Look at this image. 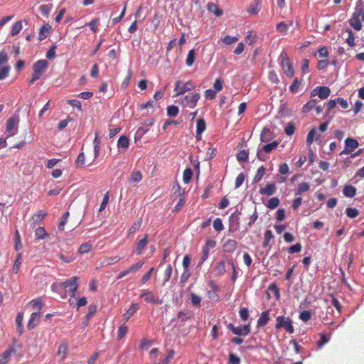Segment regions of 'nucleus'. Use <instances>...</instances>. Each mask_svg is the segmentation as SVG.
Masks as SVG:
<instances>
[{
	"mask_svg": "<svg viewBox=\"0 0 364 364\" xmlns=\"http://www.w3.org/2000/svg\"><path fill=\"white\" fill-rule=\"evenodd\" d=\"M364 21V1L358 0L356 2L354 11L348 20L350 26L355 31L363 28L362 23Z\"/></svg>",
	"mask_w": 364,
	"mask_h": 364,
	"instance_id": "nucleus-1",
	"label": "nucleus"
},
{
	"mask_svg": "<svg viewBox=\"0 0 364 364\" xmlns=\"http://www.w3.org/2000/svg\"><path fill=\"white\" fill-rule=\"evenodd\" d=\"M279 61L287 76L292 77L294 75V70L287 52L282 51L281 53L279 56Z\"/></svg>",
	"mask_w": 364,
	"mask_h": 364,
	"instance_id": "nucleus-2",
	"label": "nucleus"
},
{
	"mask_svg": "<svg viewBox=\"0 0 364 364\" xmlns=\"http://www.w3.org/2000/svg\"><path fill=\"white\" fill-rule=\"evenodd\" d=\"M12 353H18L21 356V346L17 345L16 343L9 346V348L1 354H0V364H6Z\"/></svg>",
	"mask_w": 364,
	"mask_h": 364,
	"instance_id": "nucleus-3",
	"label": "nucleus"
},
{
	"mask_svg": "<svg viewBox=\"0 0 364 364\" xmlns=\"http://www.w3.org/2000/svg\"><path fill=\"white\" fill-rule=\"evenodd\" d=\"M276 321V329L284 328L287 333L289 334H292L294 332L292 321L289 317L279 316L277 317Z\"/></svg>",
	"mask_w": 364,
	"mask_h": 364,
	"instance_id": "nucleus-4",
	"label": "nucleus"
},
{
	"mask_svg": "<svg viewBox=\"0 0 364 364\" xmlns=\"http://www.w3.org/2000/svg\"><path fill=\"white\" fill-rule=\"evenodd\" d=\"M78 280L77 277H73L60 283V285L70 294V297H75V292L79 286Z\"/></svg>",
	"mask_w": 364,
	"mask_h": 364,
	"instance_id": "nucleus-5",
	"label": "nucleus"
},
{
	"mask_svg": "<svg viewBox=\"0 0 364 364\" xmlns=\"http://www.w3.org/2000/svg\"><path fill=\"white\" fill-rule=\"evenodd\" d=\"M19 118L13 117L8 119L6 124V132L8 133V137L16 135L18 130Z\"/></svg>",
	"mask_w": 364,
	"mask_h": 364,
	"instance_id": "nucleus-6",
	"label": "nucleus"
},
{
	"mask_svg": "<svg viewBox=\"0 0 364 364\" xmlns=\"http://www.w3.org/2000/svg\"><path fill=\"white\" fill-rule=\"evenodd\" d=\"M279 145V142L277 141H274L269 144L264 145L262 149H258L257 152V158L262 161H264L267 159L265 154H268L271 152L273 149L277 148Z\"/></svg>",
	"mask_w": 364,
	"mask_h": 364,
	"instance_id": "nucleus-7",
	"label": "nucleus"
},
{
	"mask_svg": "<svg viewBox=\"0 0 364 364\" xmlns=\"http://www.w3.org/2000/svg\"><path fill=\"white\" fill-rule=\"evenodd\" d=\"M359 146L358 141L353 138L348 137L345 140V148L340 153V155H348L350 154L355 149Z\"/></svg>",
	"mask_w": 364,
	"mask_h": 364,
	"instance_id": "nucleus-8",
	"label": "nucleus"
},
{
	"mask_svg": "<svg viewBox=\"0 0 364 364\" xmlns=\"http://www.w3.org/2000/svg\"><path fill=\"white\" fill-rule=\"evenodd\" d=\"M48 67V63L45 60H40L35 63L33 66V75H34V79H39L43 73L46 71Z\"/></svg>",
	"mask_w": 364,
	"mask_h": 364,
	"instance_id": "nucleus-9",
	"label": "nucleus"
},
{
	"mask_svg": "<svg viewBox=\"0 0 364 364\" xmlns=\"http://www.w3.org/2000/svg\"><path fill=\"white\" fill-rule=\"evenodd\" d=\"M200 97L199 93H192L191 95H186L181 99V102L186 107L194 108L196 106Z\"/></svg>",
	"mask_w": 364,
	"mask_h": 364,
	"instance_id": "nucleus-10",
	"label": "nucleus"
},
{
	"mask_svg": "<svg viewBox=\"0 0 364 364\" xmlns=\"http://www.w3.org/2000/svg\"><path fill=\"white\" fill-rule=\"evenodd\" d=\"M331 90L328 87L318 86L312 90L311 95H318L320 99L325 100L328 97Z\"/></svg>",
	"mask_w": 364,
	"mask_h": 364,
	"instance_id": "nucleus-11",
	"label": "nucleus"
},
{
	"mask_svg": "<svg viewBox=\"0 0 364 364\" xmlns=\"http://www.w3.org/2000/svg\"><path fill=\"white\" fill-rule=\"evenodd\" d=\"M141 298H144V301L147 303H153L159 304L162 303V300L156 297L154 293L149 289L144 290L143 292L140 294Z\"/></svg>",
	"mask_w": 364,
	"mask_h": 364,
	"instance_id": "nucleus-12",
	"label": "nucleus"
},
{
	"mask_svg": "<svg viewBox=\"0 0 364 364\" xmlns=\"http://www.w3.org/2000/svg\"><path fill=\"white\" fill-rule=\"evenodd\" d=\"M47 215V212L45 210H38L37 213H34L31 220V225L33 227H35L37 224L41 223L46 216Z\"/></svg>",
	"mask_w": 364,
	"mask_h": 364,
	"instance_id": "nucleus-13",
	"label": "nucleus"
},
{
	"mask_svg": "<svg viewBox=\"0 0 364 364\" xmlns=\"http://www.w3.org/2000/svg\"><path fill=\"white\" fill-rule=\"evenodd\" d=\"M68 350V345L67 342H63L60 343V345L58 346V351H57V356H58L61 360H63L67 355Z\"/></svg>",
	"mask_w": 364,
	"mask_h": 364,
	"instance_id": "nucleus-14",
	"label": "nucleus"
},
{
	"mask_svg": "<svg viewBox=\"0 0 364 364\" xmlns=\"http://www.w3.org/2000/svg\"><path fill=\"white\" fill-rule=\"evenodd\" d=\"M276 186L274 183L267 184L264 188L259 189V193L267 196L273 195L276 192Z\"/></svg>",
	"mask_w": 364,
	"mask_h": 364,
	"instance_id": "nucleus-15",
	"label": "nucleus"
},
{
	"mask_svg": "<svg viewBox=\"0 0 364 364\" xmlns=\"http://www.w3.org/2000/svg\"><path fill=\"white\" fill-rule=\"evenodd\" d=\"M149 242V237L148 235H146L144 238L140 240L137 244L135 249V252L137 255H141L142 250L146 247Z\"/></svg>",
	"mask_w": 364,
	"mask_h": 364,
	"instance_id": "nucleus-16",
	"label": "nucleus"
},
{
	"mask_svg": "<svg viewBox=\"0 0 364 364\" xmlns=\"http://www.w3.org/2000/svg\"><path fill=\"white\" fill-rule=\"evenodd\" d=\"M237 247V241H235L234 240H228L223 245V248L224 252H228V253H232L236 250Z\"/></svg>",
	"mask_w": 364,
	"mask_h": 364,
	"instance_id": "nucleus-17",
	"label": "nucleus"
},
{
	"mask_svg": "<svg viewBox=\"0 0 364 364\" xmlns=\"http://www.w3.org/2000/svg\"><path fill=\"white\" fill-rule=\"evenodd\" d=\"M40 319V312H33L31 314L30 319L27 324L28 330L33 329L38 323Z\"/></svg>",
	"mask_w": 364,
	"mask_h": 364,
	"instance_id": "nucleus-18",
	"label": "nucleus"
},
{
	"mask_svg": "<svg viewBox=\"0 0 364 364\" xmlns=\"http://www.w3.org/2000/svg\"><path fill=\"white\" fill-rule=\"evenodd\" d=\"M206 129V123L203 119H199L197 121L196 124V139L200 140L201 139V134Z\"/></svg>",
	"mask_w": 364,
	"mask_h": 364,
	"instance_id": "nucleus-19",
	"label": "nucleus"
},
{
	"mask_svg": "<svg viewBox=\"0 0 364 364\" xmlns=\"http://www.w3.org/2000/svg\"><path fill=\"white\" fill-rule=\"evenodd\" d=\"M293 21H289L288 22L281 21L277 25V31L286 34L288 31V29L292 26Z\"/></svg>",
	"mask_w": 364,
	"mask_h": 364,
	"instance_id": "nucleus-20",
	"label": "nucleus"
},
{
	"mask_svg": "<svg viewBox=\"0 0 364 364\" xmlns=\"http://www.w3.org/2000/svg\"><path fill=\"white\" fill-rule=\"evenodd\" d=\"M194 89V85L191 80L186 82L180 88V90L176 93L175 96L178 97L183 95L185 92L193 90Z\"/></svg>",
	"mask_w": 364,
	"mask_h": 364,
	"instance_id": "nucleus-21",
	"label": "nucleus"
},
{
	"mask_svg": "<svg viewBox=\"0 0 364 364\" xmlns=\"http://www.w3.org/2000/svg\"><path fill=\"white\" fill-rule=\"evenodd\" d=\"M138 309L139 305L137 304H132L124 314V318L125 322H127L129 320V318L136 312Z\"/></svg>",
	"mask_w": 364,
	"mask_h": 364,
	"instance_id": "nucleus-22",
	"label": "nucleus"
},
{
	"mask_svg": "<svg viewBox=\"0 0 364 364\" xmlns=\"http://www.w3.org/2000/svg\"><path fill=\"white\" fill-rule=\"evenodd\" d=\"M343 193L346 197L353 198L356 194V188L351 185L345 186L343 190Z\"/></svg>",
	"mask_w": 364,
	"mask_h": 364,
	"instance_id": "nucleus-23",
	"label": "nucleus"
},
{
	"mask_svg": "<svg viewBox=\"0 0 364 364\" xmlns=\"http://www.w3.org/2000/svg\"><path fill=\"white\" fill-rule=\"evenodd\" d=\"M269 320V315L267 311L262 312L258 320H257V326H265Z\"/></svg>",
	"mask_w": 364,
	"mask_h": 364,
	"instance_id": "nucleus-24",
	"label": "nucleus"
},
{
	"mask_svg": "<svg viewBox=\"0 0 364 364\" xmlns=\"http://www.w3.org/2000/svg\"><path fill=\"white\" fill-rule=\"evenodd\" d=\"M142 180V174L140 171H134L131 173L129 181L131 184H135Z\"/></svg>",
	"mask_w": 364,
	"mask_h": 364,
	"instance_id": "nucleus-25",
	"label": "nucleus"
},
{
	"mask_svg": "<svg viewBox=\"0 0 364 364\" xmlns=\"http://www.w3.org/2000/svg\"><path fill=\"white\" fill-rule=\"evenodd\" d=\"M208 10L214 14L216 16H220L223 14V11L218 6L214 3H209L207 6Z\"/></svg>",
	"mask_w": 364,
	"mask_h": 364,
	"instance_id": "nucleus-26",
	"label": "nucleus"
},
{
	"mask_svg": "<svg viewBox=\"0 0 364 364\" xmlns=\"http://www.w3.org/2000/svg\"><path fill=\"white\" fill-rule=\"evenodd\" d=\"M129 145V139L125 135L121 136L117 141L118 148L127 149Z\"/></svg>",
	"mask_w": 364,
	"mask_h": 364,
	"instance_id": "nucleus-27",
	"label": "nucleus"
},
{
	"mask_svg": "<svg viewBox=\"0 0 364 364\" xmlns=\"http://www.w3.org/2000/svg\"><path fill=\"white\" fill-rule=\"evenodd\" d=\"M310 188L309 183L304 182L298 185V188L295 192L296 196H300L305 192H307Z\"/></svg>",
	"mask_w": 364,
	"mask_h": 364,
	"instance_id": "nucleus-28",
	"label": "nucleus"
},
{
	"mask_svg": "<svg viewBox=\"0 0 364 364\" xmlns=\"http://www.w3.org/2000/svg\"><path fill=\"white\" fill-rule=\"evenodd\" d=\"M35 237L37 240H43L48 237V235L44 228L39 227L35 231Z\"/></svg>",
	"mask_w": 364,
	"mask_h": 364,
	"instance_id": "nucleus-29",
	"label": "nucleus"
},
{
	"mask_svg": "<svg viewBox=\"0 0 364 364\" xmlns=\"http://www.w3.org/2000/svg\"><path fill=\"white\" fill-rule=\"evenodd\" d=\"M22 262V254L18 253L16 256V260L12 267V271L14 274H17L19 271Z\"/></svg>",
	"mask_w": 364,
	"mask_h": 364,
	"instance_id": "nucleus-30",
	"label": "nucleus"
},
{
	"mask_svg": "<svg viewBox=\"0 0 364 364\" xmlns=\"http://www.w3.org/2000/svg\"><path fill=\"white\" fill-rule=\"evenodd\" d=\"M317 103V100L314 99L309 100L308 102H306L302 107V112L304 113H306L309 112L310 110L313 109L316 105Z\"/></svg>",
	"mask_w": 364,
	"mask_h": 364,
	"instance_id": "nucleus-31",
	"label": "nucleus"
},
{
	"mask_svg": "<svg viewBox=\"0 0 364 364\" xmlns=\"http://www.w3.org/2000/svg\"><path fill=\"white\" fill-rule=\"evenodd\" d=\"M346 32L348 33V38H346L347 44L351 48L354 47L355 43V36L353 31L350 28H348L346 29Z\"/></svg>",
	"mask_w": 364,
	"mask_h": 364,
	"instance_id": "nucleus-32",
	"label": "nucleus"
},
{
	"mask_svg": "<svg viewBox=\"0 0 364 364\" xmlns=\"http://www.w3.org/2000/svg\"><path fill=\"white\" fill-rule=\"evenodd\" d=\"M120 259H121V258L118 256L107 257L103 260L102 265V266L112 265V264L117 263Z\"/></svg>",
	"mask_w": 364,
	"mask_h": 364,
	"instance_id": "nucleus-33",
	"label": "nucleus"
},
{
	"mask_svg": "<svg viewBox=\"0 0 364 364\" xmlns=\"http://www.w3.org/2000/svg\"><path fill=\"white\" fill-rule=\"evenodd\" d=\"M193 176V171L191 168H187L184 170L183 174V181L185 183H188Z\"/></svg>",
	"mask_w": 364,
	"mask_h": 364,
	"instance_id": "nucleus-34",
	"label": "nucleus"
},
{
	"mask_svg": "<svg viewBox=\"0 0 364 364\" xmlns=\"http://www.w3.org/2000/svg\"><path fill=\"white\" fill-rule=\"evenodd\" d=\"M195 50L193 49L189 50L186 60V64L187 66L191 67L193 65L195 61Z\"/></svg>",
	"mask_w": 364,
	"mask_h": 364,
	"instance_id": "nucleus-35",
	"label": "nucleus"
},
{
	"mask_svg": "<svg viewBox=\"0 0 364 364\" xmlns=\"http://www.w3.org/2000/svg\"><path fill=\"white\" fill-rule=\"evenodd\" d=\"M228 328L235 335L243 336L242 326L235 327L232 323H229L228 325Z\"/></svg>",
	"mask_w": 364,
	"mask_h": 364,
	"instance_id": "nucleus-36",
	"label": "nucleus"
},
{
	"mask_svg": "<svg viewBox=\"0 0 364 364\" xmlns=\"http://www.w3.org/2000/svg\"><path fill=\"white\" fill-rule=\"evenodd\" d=\"M22 29V23L21 21H16L12 26L11 34L12 36L17 35Z\"/></svg>",
	"mask_w": 364,
	"mask_h": 364,
	"instance_id": "nucleus-37",
	"label": "nucleus"
},
{
	"mask_svg": "<svg viewBox=\"0 0 364 364\" xmlns=\"http://www.w3.org/2000/svg\"><path fill=\"white\" fill-rule=\"evenodd\" d=\"M100 140L99 139L97 133H95V137L93 141V145H94V151H95V158H97L100 153Z\"/></svg>",
	"mask_w": 364,
	"mask_h": 364,
	"instance_id": "nucleus-38",
	"label": "nucleus"
},
{
	"mask_svg": "<svg viewBox=\"0 0 364 364\" xmlns=\"http://www.w3.org/2000/svg\"><path fill=\"white\" fill-rule=\"evenodd\" d=\"M279 199L277 197H274L268 200L267 206L269 209H274L279 206Z\"/></svg>",
	"mask_w": 364,
	"mask_h": 364,
	"instance_id": "nucleus-39",
	"label": "nucleus"
},
{
	"mask_svg": "<svg viewBox=\"0 0 364 364\" xmlns=\"http://www.w3.org/2000/svg\"><path fill=\"white\" fill-rule=\"evenodd\" d=\"M127 332H128V327L127 326H125L124 324L120 326L118 328L117 339L118 340L122 339L126 336Z\"/></svg>",
	"mask_w": 364,
	"mask_h": 364,
	"instance_id": "nucleus-40",
	"label": "nucleus"
},
{
	"mask_svg": "<svg viewBox=\"0 0 364 364\" xmlns=\"http://www.w3.org/2000/svg\"><path fill=\"white\" fill-rule=\"evenodd\" d=\"M215 271L218 275H223L225 272V264L223 261L219 262L215 266Z\"/></svg>",
	"mask_w": 364,
	"mask_h": 364,
	"instance_id": "nucleus-41",
	"label": "nucleus"
},
{
	"mask_svg": "<svg viewBox=\"0 0 364 364\" xmlns=\"http://www.w3.org/2000/svg\"><path fill=\"white\" fill-rule=\"evenodd\" d=\"M91 247H92V245L90 243L85 242V243L82 244L80 246V247L78 249V252L80 254H86L90 251Z\"/></svg>",
	"mask_w": 364,
	"mask_h": 364,
	"instance_id": "nucleus-42",
	"label": "nucleus"
},
{
	"mask_svg": "<svg viewBox=\"0 0 364 364\" xmlns=\"http://www.w3.org/2000/svg\"><path fill=\"white\" fill-rule=\"evenodd\" d=\"M10 71V67L9 65H4L0 67V80L5 79Z\"/></svg>",
	"mask_w": 364,
	"mask_h": 364,
	"instance_id": "nucleus-43",
	"label": "nucleus"
},
{
	"mask_svg": "<svg viewBox=\"0 0 364 364\" xmlns=\"http://www.w3.org/2000/svg\"><path fill=\"white\" fill-rule=\"evenodd\" d=\"M144 264V261H139L136 263L131 265L128 268L129 274L132 273V272H136V271L139 270L142 267Z\"/></svg>",
	"mask_w": 364,
	"mask_h": 364,
	"instance_id": "nucleus-44",
	"label": "nucleus"
},
{
	"mask_svg": "<svg viewBox=\"0 0 364 364\" xmlns=\"http://www.w3.org/2000/svg\"><path fill=\"white\" fill-rule=\"evenodd\" d=\"M97 312V306L95 304H90L88 307V311L86 314L87 321H90V319Z\"/></svg>",
	"mask_w": 364,
	"mask_h": 364,
	"instance_id": "nucleus-45",
	"label": "nucleus"
},
{
	"mask_svg": "<svg viewBox=\"0 0 364 364\" xmlns=\"http://www.w3.org/2000/svg\"><path fill=\"white\" fill-rule=\"evenodd\" d=\"M179 109L175 105H171L167 107V114L169 117H176L178 114Z\"/></svg>",
	"mask_w": 364,
	"mask_h": 364,
	"instance_id": "nucleus-46",
	"label": "nucleus"
},
{
	"mask_svg": "<svg viewBox=\"0 0 364 364\" xmlns=\"http://www.w3.org/2000/svg\"><path fill=\"white\" fill-rule=\"evenodd\" d=\"M248 151L247 150H245V149H243V150H241L237 156V159L238 160V161H247L248 159Z\"/></svg>",
	"mask_w": 364,
	"mask_h": 364,
	"instance_id": "nucleus-47",
	"label": "nucleus"
},
{
	"mask_svg": "<svg viewBox=\"0 0 364 364\" xmlns=\"http://www.w3.org/2000/svg\"><path fill=\"white\" fill-rule=\"evenodd\" d=\"M264 173H265V168L263 166H260L256 172V174L254 177V181L255 182L259 181L262 178Z\"/></svg>",
	"mask_w": 364,
	"mask_h": 364,
	"instance_id": "nucleus-48",
	"label": "nucleus"
},
{
	"mask_svg": "<svg viewBox=\"0 0 364 364\" xmlns=\"http://www.w3.org/2000/svg\"><path fill=\"white\" fill-rule=\"evenodd\" d=\"M172 274V267L171 264H168L164 272V277L163 280V284L164 285L171 278Z\"/></svg>",
	"mask_w": 364,
	"mask_h": 364,
	"instance_id": "nucleus-49",
	"label": "nucleus"
},
{
	"mask_svg": "<svg viewBox=\"0 0 364 364\" xmlns=\"http://www.w3.org/2000/svg\"><path fill=\"white\" fill-rule=\"evenodd\" d=\"M213 225V228H214L215 230H216L218 232H220L224 229V226L222 223V220L219 218L214 220Z\"/></svg>",
	"mask_w": 364,
	"mask_h": 364,
	"instance_id": "nucleus-50",
	"label": "nucleus"
},
{
	"mask_svg": "<svg viewBox=\"0 0 364 364\" xmlns=\"http://www.w3.org/2000/svg\"><path fill=\"white\" fill-rule=\"evenodd\" d=\"M191 301L193 306H200L201 299L199 296L195 294L194 293H191Z\"/></svg>",
	"mask_w": 364,
	"mask_h": 364,
	"instance_id": "nucleus-51",
	"label": "nucleus"
},
{
	"mask_svg": "<svg viewBox=\"0 0 364 364\" xmlns=\"http://www.w3.org/2000/svg\"><path fill=\"white\" fill-rule=\"evenodd\" d=\"M346 213L348 217H349L350 218H355L356 216L358 215L359 212L355 208H348L346 210Z\"/></svg>",
	"mask_w": 364,
	"mask_h": 364,
	"instance_id": "nucleus-52",
	"label": "nucleus"
},
{
	"mask_svg": "<svg viewBox=\"0 0 364 364\" xmlns=\"http://www.w3.org/2000/svg\"><path fill=\"white\" fill-rule=\"evenodd\" d=\"M30 304L33 308L36 309L39 312L43 307V304L41 299H33L30 301Z\"/></svg>",
	"mask_w": 364,
	"mask_h": 364,
	"instance_id": "nucleus-53",
	"label": "nucleus"
},
{
	"mask_svg": "<svg viewBox=\"0 0 364 364\" xmlns=\"http://www.w3.org/2000/svg\"><path fill=\"white\" fill-rule=\"evenodd\" d=\"M273 238V234L271 230H268L265 232L264 235L263 247L268 245L271 239Z\"/></svg>",
	"mask_w": 364,
	"mask_h": 364,
	"instance_id": "nucleus-54",
	"label": "nucleus"
},
{
	"mask_svg": "<svg viewBox=\"0 0 364 364\" xmlns=\"http://www.w3.org/2000/svg\"><path fill=\"white\" fill-rule=\"evenodd\" d=\"M259 11V2L250 5L247 11L251 15H257Z\"/></svg>",
	"mask_w": 364,
	"mask_h": 364,
	"instance_id": "nucleus-55",
	"label": "nucleus"
},
{
	"mask_svg": "<svg viewBox=\"0 0 364 364\" xmlns=\"http://www.w3.org/2000/svg\"><path fill=\"white\" fill-rule=\"evenodd\" d=\"M132 75V71L131 69H129L128 70L127 75L126 76V77L124 79V80L122 82V88L126 89L128 85L130 82Z\"/></svg>",
	"mask_w": 364,
	"mask_h": 364,
	"instance_id": "nucleus-56",
	"label": "nucleus"
},
{
	"mask_svg": "<svg viewBox=\"0 0 364 364\" xmlns=\"http://www.w3.org/2000/svg\"><path fill=\"white\" fill-rule=\"evenodd\" d=\"M238 38L237 37H233L230 36H226L223 39L222 41L225 45H231L236 41H237Z\"/></svg>",
	"mask_w": 364,
	"mask_h": 364,
	"instance_id": "nucleus-57",
	"label": "nucleus"
},
{
	"mask_svg": "<svg viewBox=\"0 0 364 364\" xmlns=\"http://www.w3.org/2000/svg\"><path fill=\"white\" fill-rule=\"evenodd\" d=\"M268 289L274 294L277 299H279V289L278 288L276 284H272L271 285H269Z\"/></svg>",
	"mask_w": 364,
	"mask_h": 364,
	"instance_id": "nucleus-58",
	"label": "nucleus"
},
{
	"mask_svg": "<svg viewBox=\"0 0 364 364\" xmlns=\"http://www.w3.org/2000/svg\"><path fill=\"white\" fill-rule=\"evenodd\" d=\"M85 156L83 152L79 154L76 159V166L78 167H82L85 165Z\"/></svg>",
	"mask_w": 364,
	"mask_h": 364,
	"instance_id": "nucleus-59",
	"label": "nucleus"
},
{
	"mask_svg": "<svg viewBox=\"0 0 364 364\" xmlns=\"http://www.w3.org/2000/svg\"><path fill=\"white\" fill-rule=\"evenodd\" d=\"M141 223V220L134 223L129 230V235L134 234L135 232H136L140 228Z\"/></svg>",
	"mask_w": 364,
	"mask_h": 364,
	"instance_id": "nucleus-60",
	"label": "nucleus"
},
{
	"mask_svg": "<svg viewBox=\"0 0 364 364\" xmlns=\"http://www.w3.org/2000/svg\"><path fill=\"white\" fill-rule=\"evenodd\" d=\"M240 358L234 353H230L228 356V364H240Z\"/></svg>",
	"mask_w": 364,
	"mask_h": 364,
	"instance_id": "nucleus-61",
	"label": "nucleus"
},
{
	"mask_svg": "<svg viewBox=\"0 0 364 364\" xmlns=\"http://www.w3.org/2000/svg\"><path fill=\"white\" fill-rule=\"evenodd\" d=\"M311 318V314L309 311H303L299 314V318L304 322L308 321Z\"/></svg>",
	"mask_w": 364,
	"mask_h": 364,
	"instance_id": "nucleus-62",
	"label": "nucleus"
},
{
	"mask_svg": "<svg viewBox=\"0 0 364 364\" xmlns=\"http://www.w3.org/2000/svg\"><path fill=\"white\" fill-rule=\"evenodd\" d=\"M245 179V176L243 173H240L235 179V188H237L240 187L242 186V184L243 183Z\"/></svg>",
	"mask_w": 364,
	"mask_h": 364,
	"instance_id": "nucleus-63",
	"label": "nucleus"
},
{
	"mask_svg": "<svg viewBox=\"0 0 364 364\" xmlns=\"http://www.w3.org/2000/svg\"><path fill=\"white\" fill-rule=\"evenodd\" d=\"M270 134V129H268V128H264L262 131V133H261V135H260V139L263 142H267L269 139H268V136Z\"/></svg>",
	"mask_w": 364,
	"mask_h": 364,
	"instance_id": "nucleus-64",
	"label": "nucleus"
}]
</instances>
